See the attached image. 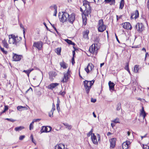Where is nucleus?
Returning a JSON list of instances; mask_svg holds the SVG:
<instances>
[{
  "label": "nucleus",
  "instance_id": "obj_37",
  "mask_svg": "<svg viewBox=\"0 0 149 149\" xmlns=\"http://www.w3.org/2000/svg\"><path fill=\"white\" fill-rule=\"evenodd\" d=\"M112 121L115 123H119V119L118 118H116L115 120H112Z\"/></svg>",
  "mask_w": 149,
  "mask_h": 149
},
{
  "label": "nucleus",
  "instance_id": "obj_46",
  "mask_svg": "<svg viewBox=\"0 0 149 149\" xmlns=\"http://www.w3.org/2000/svg\"><path fill=\"white\" fill-rule=\"evenodd\" d=\"M110 2H111V3H110V4L111 5H115V0H111V1H110Z\"/></svg>",
  "mask_w": 149,
  "mask_h": 149
},
{
  "label": "nucleus",
  "instance_id": "obj_49",
  "mask_svg": "<svg viewBox=\"0 0 149 149\" xmlns=\"http://www.w3.org/2000/svg\"><path fill=\"white\" fill-rule=\"evenodd\" d=\"M60 95H61L62 96H64L65 94V92L64 91H61L59 93Z\"/></svg>",
  "mask_w": 149,
  "mask_h": 149
},
{
  "label": "nucleus",
  "instance_id": "obj_54",
  "mask_svg": "<svg viewBox=\"0 0 149 149\" xmlns=\"http://www.w3.org/2000/svg\"><path fill=\"white\" fill-rule=\"evenodd\" d=\"M122 17V15H120V16H118V15H116V19H117V20H118V19Z\"/></svg>",
  "mask_w": 149,
  "mask_h": 149
},
{
  "label": "nucleus",
  "instance_id": "obj_41",
  "mask_svg": "<svg viewBox=\"0 0 149 149\" xmlns=\"http://www.w3.org/2000/svg\"><path fill=\"white\" fill-rule=\"evenodd\" d=\"M55 110V105L54 103H53L52 104V108L51 110L54 111Z\"/></svg>",
  "mask_w": 149,
  "mask_h": 149
},
{
  "label": "nucleus",
  "instance_id": "obj_24",
  "mask_svg": "<svg viewBox=\"0 0 149 149\" xmlns=\"http://www.w3.org/2000/svg\"><path fill=\"white\" fill-rule=\"evenodd\" d=\"M62 146H63L64 148H65L64 144H59L58 145H57L55 147V149H62L61 147Z\"/></svg>",
  "mask_w": 149,
  "mask_h": 149
},
{
  "label": "nucleus",
  "instance_id": "obj_43",
  "mask_svg": "<svg viewBox=\"0 0 149 149\" xmlns=\"http://www.w3.org/2000/svg\"><path fill=\"white\" fill-rule=\"evenodd\" d=\"M56 109L58 111V113H59L60 111V108L59 107V105H56Z\"/></svg>",
  "mask_w": 149,
  "mask_h": 149
},
{
  "label": "nucleus",
  "instance_id": "obj_16",
  "mask_svg": "<svg viewBox=\"0 0 149 149\" xmlns=\"http://www.w3.org/2000/svg\"><path fill=\"white\" fill-rule=\"evenodd\" d=\"M130 143L129 141H127L126 142H123L122 144V148L123 149H127L129 148V145Z\"/></svg>",
  "mask_w": 149,
  "mask_h": 149
},
{
  "label": "nucleus",
  "instance_id": "obj_33",
  "mask_svg": "<svg viewBox=\"0 0 149 149\" xmlns=\"http://www.w3.org/2000/svg\"><path fill=\"white\" fill-rule=\"evenodd\" d=\"M134 70L135 72H139V66L137 65H135L134 68Z\"/></svg>",
  "mask_w": 149,
  "mask_h": 149
},
{
  "label": "nucleus",
  "instance_id": "obj_8",
  "mask_svg": "<svg viewBox=\"0 0 149 149\" xmlns=\"http://www.w3.org/2000/svg\"><path fill=\"white\" fill-rule=\"evenodd\" d=\"M43 45V43L41 41L35 42L33 43V46L37 48L38 50H41Z\"/></svg>",
  "mask_w": 149,
  "mask_h": 149
},
{
  "label": "nucleus",
  "instance_id": "obj_34",
  "mask_svg": "<svg viewBox=\"0 0 149 149\" xmlns=\"http://www.w3.org/2000/svg\"><path fill=\"white\" fill-rule=\"evenodd\" d=\"M20 26L21 28H22L23 29V33L24 34V38H25V29L24 28L23 25L21 24H20Z\"/></svg>",
  "mask_w": 149,
  "mask_h": 149
},
{
  "label": "nucleus",
  "instance_id": "obj_58",
  "mask_svg": "<svg viewBox=\"0 0 149 149\" xmlns=\"http://www.w3.org/2000/svg\"><path fill=\"white\" fill-rule=\"evenodd\" d=\"M84 37L85 38H88V35L84 34Z\"/></svg>",
  "mask_w": 149,
  "mask_h": 149
},
{
  "label": "nucleus",
  "instance_id": "obj_5",
  "mask_svg": "<svg viewBox=\"0 0 149 149\" xmlns=\"http://www.w3.org/2000/svg\"><path fill=\"white\" fill-rule=\"evenodd\" d=\"M58 17L59 19H61L60 21L63 23L68 21L69 15L66 12H63L62 15H59Z\"/></svg>",
  "mask_w": 149,
  "mask_h": 149
},
{
  "label": "nucleus",
  "instance_id": "obj_42",
  "mask_svg": "<svg viewBox=\"0 0 149 149\" xmlns=\"http://www.w3.org/2000/svg\"><path fill=\"white\" fill-rule=\"evenodd\" d=\"M93 134L92 133V130L90 131L87 134V136L89 137V136H90V135H93Z\"/></svg>",
  "mask_w": 149,
  "mask_h": 149
},
{
  "label": "nucleus",
  "instance_id": "obj_19",
  "mask_svg": "<svg viewBox=\"0 0 149 149\" xmlns=\"http://www.w3.org/2000/svg\"><path fill=\"white\" fill-rule=\"evenodd\" d=\"M108 84L110 91H114L115 86L114 83L113 82H112L111 81H109Z\"/></svg>",
  "mask_w": 149,
  "mask_h": 149
},
{
  "label": "nucleus",
  "instance_id": "obj_2",
  "mask_svg": "<svg viewBox=\"0 0 149 149\" xmlns=\"http://www.w3.org/2000/svg\"><path fill=\"white\" fill-rule=\"evenodd\" d=\"M83 6L85 8V14L84 12L82 14V18L83 20H87L86 16H88L90 15L91 12V9L90 6V3L88 1H83Z\"/></svg>",
  "mask_w": 149,
  "mask_h": 149
},
{
  "label": "nucleus",
  "instance_id": "obj_51",
  "mask_svg": "<svg viewBox=\"0 0 149 149\" xmlns=\"http://www.w3.org/2000/svg\"><path fill=\"white\" fill-rule=\"evenodd\" d=\"M33 125H31V124L29 126V130H31L33 129Z\"/></svg>",
  "mask_w": 149,
  "mask_h": 149
},
{
  "label": "nucleus",
  "instance_id": "obj_18",
  "mask_svg": "<svg viewBox=\"0 0 149 149\" xmlns=\"http://www.w3.org/2000/svg\"><path fill=\"white\" fill-rule=\"evenodd\" d=\"M110 147L111 148H114L115 146L116 139L113 138L110 140Z\"/></svg>",
  "mask_w": 149,
  "mask_h": 149
},
{
  "label": "nucleus",
  "instance_id": "obj_12",
  "mask_svg": "<svg viewBox=\"0 0 149 149\" xmlns=\"http://www.w3.org/2000/svg\"><path fill=\"white\" fill-rule=\"evenodd\" d=\"M123 28L126 29H129L131 30L132 29V26L129 22H125L122 24Z\"/></svg>",
  "mask_w": 149,
  "mask_h": 149
},
{
  "label": "nucleus",
  "instance_id": "obj_59",
  "mask_svg": "<svg viewBox=\"0 0 149 149\" xmlns=\"http://www.w3.org/2000/svg\"><path fill=\"white\" fill-rule=\"evenodd\" d=\"M8 107H7V106H5L4 110L6 111L8 110Z\"/></svg>",
  "mask_w": 149,
  "mask_h": 149
},
{
  "label": "nucleus",
  "instance_id": "obj_38",
  "mask_svg": "<svg viewBox=\"0 0 149 149\" xmlns=\"http://www.w3.org/2000/svg\"><path fill=\"white\" fill-rule=\"evenodd\" d=\"M54 111L51 110L49 113V116L50 117H53V114Z\"/></svg>",
  "mask_w": 149,
  "mask_h": 149
},
{
  "label": "nucleus",
  "instance_id": "obj_13",
  "mask_svg": "<svg viewBox=\"0 0 149 149\" xmlns=\"http://www.w3.org/2000/svg\"><path fill=\"white\" fill-rule=\"evenodd\" d=\"M52 129V128L49 126L43 127L41 130L40 132L41 133L49 132L51 131Z\"/></svg>",
  "mask_w": 149,
  "mask_h": 149
},
{
  "label": "nucleus",
  "instance_id": "obj_63",
  "mask_svg": "<svg viewBox=\"0 0 149 149\" xmlns=\"http://www.w3.org/2000/svg\"><path fill=\"white\" fill-rule=\"evenodd\" d=\"M125 69H126V70H127V69L129 68L128 64H127L125 66Z\"/></svg>",
  "mask_w": 149,
  "mask_h": 149
},
{
  "label": "nucleus",
  "instance_id": "obj_45",
  "mask_svg": "<svg viewBox=\"0 0 149 149\" xmlns=\"http://www.w3.org/2000/svg\"><path fill=\"white\" fill-rule=\"evenodd\" d=\"M143 149H149V146L147 145H143Z\"/></svg>",
  "mask_w": 149,
  "mask_h": 149
},
{
  "label": "nucleus",
  "instance_id": "obj_56",
  "mask_svg": "<svg viewBox=\"0 0 149 149\" xmlns=\"http://www.w3.org/2000/svg\"><path fill=\"white\" fill-rule=\"evenodd\" d=\"M40 120V119H34L33 120V121L34 122H38L39 120Z\"/></svg>",
  "mask_w": 149,
  "mask_h": 149
},
{
  "label": "nucleus",
  "instance_id": "obj_3",
  "mask_svg": "<svg viewBox=\"0 0 149 149\" xmlns=\"http://www.w3.org/2000/svg\"><path fill=\"white\" fill-rule=\"evenodd\" d=\"M95 80H93L91 81L85 80L84 81V86L85 88V91L87 94H89L92 86L93 85Z\"/></svg>",
  "mask_w": 149,
  "mask_h": 149
},
{
  "label": "nucleus",
  "instance_id": "obj_25",
  "mask_svg": "<svg viewBox=\"0 0 149 149\" xmlns=\"http://www.w3.org/2000/svg\"><path fill=\"white\" fill-rule=\"evenodd\" d=\"M2 43L3 45V46L4 47L7 48H8V44L7 42L6 41L5 39L2 40Z\"/></svg>",
  "mask_w": 149,
  "mask_h": 149
},
{
  "label": "nucleus",
  "instance_id": "obj_50",
  "mask_svg": "<svg viewBox=\"0 0 149 149\" xmlns=\"http://www.w3.org/2000/svg\"><path fill=\"white\" fill-rule=\"evenodd\" d=\"M97 137L98 138V141H98V142H100V135L98 134H97Z\"/></svg>",
  "mask_w": 149,
  "mask_h": 149
},
{
  "label": "nucleus",
  "instance_id": "obj_9",
  "mask_svg": "<svg viewBox=\"0 0 149 149\" xmlns=\"http://www.w3.org/2000/svg\"><path fill=\"white\" fill-rule=\"evenodd\" d=\"M135 28L140 33L142 32L144 29V26L143 24L138 23L135 26Z\"/></svg>",
  "mask_w": 149,
  "mask_h": 149
},
{
  "label": "nucleus",
  "instance_id": "obj_14",
  "mask_svg": "<svg viewBox=\"0 0 149 149\" xmlns=\"http://www.w3.org/2000/svg\"><path fill=\"white\" fill-rule=\"evenodd\" d=\"M94 65L92 63H89L88 65L86 68H85V70L87 73H88L90 70H91L94 68Z\"/></svg>",
  "mask_w": 149,
  "mask_h": 149
},
{
  "label": "nucleus",
  "instance_id": "obj_31",
  "mask_svg": "<svg viewBox=\"0 0 149 149\" xmlns=\"http://www.w3.org/2000/svg\"><path fill=\"white\" fill-rule=\"evenodd\" d=\"M124 2L123 0H121L120 3L119 8L122 9L124 6Z\"/></svg>",
  "mask_w": 149,
  "mask_h": 149
},
{
  "label": "nucleus",
  "instance_id": "obj_48",
  "mask_svg": "<svg viewBox=\"0 0 149 149\" xmlns=\"http://www.w3.org/2000/svg\"><path fill=\"white\" fill-rule=\"evenodd\" d=\"M73 48L74 49V51H72V54H73V57H74V55L75 54V48L74 47V46H73Z\"/></svg>",
  "mask_w": 149,
  "mask_h": 149
},
{
  "label": "nucleus",
  "instance_id": "obj_26",
  "mask_svg": "<svg viewBox=\"0 0 149 149\" xmlns=\"http://www.w3.org/2000/svg\"><path fill=\"white\" fill-rule=\"evenodd\" d=\"M24 128V127L22 126H20L16 127L15 128V130L16 131L19 132Z\"/></svg>",
  "mask_w": 149,
  "mask_h": 149
},
{
  "label": "nucleus",
  "instance_id": "obj_11",
  "mask_svg": "<svg viewBox=\"0 0 149 149\" xmlns=\"http://www.w3.org/2000/svg\"><path fill=\"white\" fill-rule=\"evenodd\" d=\"M75 14L74 13H72L71 14L69 15L68 21L70 23L72 24L75 19Z\"/></svg>",
  "mask_w": 149,
  "mask_h": 149
},
{
  "label": "nucleus",
  "instance_id": "obj_64",
  "mask_svg": "<svg viewBox=\"0 0 149 149\" xmlns=\"http://www.w3.org/2000/svg\"><path fill=\"white\" fill-rule=\"evenodd\" d=\"M111 125L112 127H113L114 126H115V125L114 123H111Z\"/></svg>",
  "mask_w": 149,
  "mask_h": 149
},
{
  "label": "nucleus",
  "instance_id": "obj_20",
  "mask_svg": "<svg viewBox=\"0 0 149 149\" xmlns=\"http://www.w3.org/2000/svg\"><path fill=\"white\" fill-rule=\"evenodd\" d=\"M139 13L138 11L136 10L134 13L132 14L131 16V18L133 19L134 18L135 19H136L139 17Z\"/></svg>",
  "mask_w": 149,
  "mask_h": 149
},
{
  "label": "nucleus",
  "instance_id": "obj_44",
  "mask_svg": "<svg viewBox=\"0 0 149 149\" xmlns=\"http://www.w3.org/2000/svg\"><path fill=\"white\" fill-rule=\"evenodd\" d=\"M25 137L24 135H21L19 136V139L20 140H22L25 138Z\"/></svg>",
  "mask_w": 149,
  "mask_h": 149
},
{
  "label": "nucleus",
  "instance_id": "obj_62",
  "mask_svg": "<svg viewBox=\"0 0 149 149\" xmlns=\"http://www.w3.org/2000/svg\"><path fill=\"white\" fill-rule=\"evenodd\" d=\"M149 54L148 52L146 53L145 55V60L146 59V57H147V56H148Z\"/></svg>",
  "mask_w": 149,
  "mask_h": 149
},
{
  "label": "nucleus",
  "instance_id": "obj_30",
  "mask_svg": "<svg viewBox=\"0 0 149 149\" xmlns=\"http://www.w3.org/2000/svg\"><path fill=\"white\" fill-rule=\"evenodd\" d=\"M60 65L61 67H62L63 68L65 69L67 68L65 63L63 61L60 62Z\"/></svg>",
  "mask_w": 149,
  "mask_h": 149
},
{
  "label": "nucleus",
  "instance_id": "obj_28",
  "mask_svg": "<svg viewBox=\"0 0 149 149\" xmlns=\"http://www.w3.org/2000/svg\"><path fill=\"white\" fill-rule=\"evenodd\" d=\"M33 70V69H31L28 70H23V72H24L29 77V73Z\"/></svg>",
  "mask_w": 149,
  "mask_h": 149
},
{
  "label": "nucleus",
  "instance_id": "obj_60",
  "mask_svg": "<svg viewBox=\"0 0 149 149\" xmlns=\"http://www.w3.org/2000/svg\"><path fill=\"white\" fill-rule=\"evenodd\" d=\"M115 36H116V38L117 40V41L119 42V43H120V42H119V40L118 39V37L117 36L116 33H115Z\"/></svg>",
  "mask_w": 149,
  "mask_h": 149
},
{
  "label": "nucleus",
  "instance_id": "obj_55",
  "mask_svg": "<svg viewBox=\"0 0 149 149\" xmlns=\"http://www.w3.org/2000/svg\"><path fill=\"white\" fill-rule=\"evenodd\" d=\"M86 19L83 20V24L84 25H86Z\"/></svg>",
  "mask_w": 149,
  "mask_h": 149
},
{
  "label": "nucleus",
  "instance_id": "obj_32",
  "mask_svg": "<svg viewBox=\"0 0 149 149\" xmlns=\"http://www.w3.org/2000/svg\"><path fill=\"white\" fill-rule=\"evenodd\" d=\"M121 109V104L119 102L117 105L116 109L117 111H118L120 110Z\"/></svg>",
  "mask_w": 149,
  "mask_h": 149
},
{
  "label": "nucleus",
  "instance_id": "obj_10",
  "mask_svg": "<svg viewBox=\"0 0 149 149\" xmlns=\"http://www.w3.org/2000/svg\"><path fill=\"white\" fill-rule=\"evenodd\" d=\"M49 78L51 81H52L57 75V73L51 71L49 72Z\"/></svg>",
  "mask_w": 149,
  "mask_h": 149
},
{
  "label": "nucleus",
  "instance_id": "obj_61",
  "mask_svg": "<svg viewBox=\"0 0 149 149\" xmlns=\"http://www.w3.org/2000/svg\"><path fill=\"white\" fill-rule=\"evenodd\" d=\"M43 24H44V25L46 27V29H47V30H48V28L47 27V25H46V24L45 23V22H44L43 23Z\"/></svg>",
  "mask_w": 149,
  "mask_h": 149
},
{
  "label": "nucleus",
  "instance_id": "obj_27",
  "mask_svg": "<svg viewBox=\"0 0 149 149\" xmlns=\"http://www.w3.org/2000/svg\"><path fill=\"white\" fill-rule=\"evenodd\" d=\"M65 40L69 44L72 45H75V44L74 42H73L71 40L68 39H65Z\"/></svg>",
  "mask_w": 149,
  "mask_h": 149
},
{
  "label": "nucleus",
  "instance_id": "obj_23",
  "mask_svg": "<svg viewBox=\"0 0 149 149\" xmlns=\"http://www.w3.org/2000/svg\"><path fill=\"white\" fill-rule=\"evenodd\" d=\"M50 8L51 9H52L53 8L54 10V16H56V14H57V7L56 5H54L53 7L52 6H50Z\"/></svg>",
  "mask_w": 149,
  "mask_h": 149
},
{
  "label": "nucleus",
  "instance_id": "obj_40",
  "mask_svg": "<svg viewBox=\"0 0 149 149\" xmlns=\"http://www.w3.org/2000/svg\"><path fill=\"white\" fill-rule=\"evenodd\" d=\"M25 107H23L21 106H18L17 107V109L18 110H19V111H22V110H21L20 109H22V108H25Z\"/></svg>",
  "mask_w": 149,
  "mask_h": 149
},
{
  "label": "nucleus",
  "instance_id": "obj_4",
  "mask_svg": "<svg viewBox=\"0 0 149 149\" xmlns=\"http://www.w3.org/2000/svg\"><path fill=\"white\" fill-rule=\"evenodd\" d=\"M98 30L100 32H102L106 29V26L104 24V22L102 19L99 20L98 22Z\"/></svg>",
  "mask_w": 149,
  "mask_h": 149
},
{
  "label": "nucleus",
  "instance_id": "obj_53",
  "mask_svg": "<svg viewBox=\"0 0 149 149\" xmlns=\"http://www.w3.org/2000/svg\"><path fill=\"white\" fill-rule=\"evenodd\" d=\"M96 101V100L95 99H93L92 98L91 99V102L95 103Z\"/></svg>",
  "mask_w": 149,
  "mask_h": 149
},
{
  "label": "nucleus",
  "instance_id": "obj_35",
  "mask_svg": "<svg viewBox=\"0 0 149 149\" xmlns=\"http://www.w3.org/2000/svg\"><path fill=\"white\" fill-rule=\"evenodd\" d=\"M61 50V48H58L56 49V52L58 55L60 54Z\"/></svg>",
  "mask_w": 149,
  "mask_h": 149
},
{
  "label": "nucleus",
  "instance_id": "obj_15",
  "mask_svg": "<svg viewBox=\"0 0 149 149\" xmlns=\"http://www.w3.org/2000/svg\"><path fill=\"white\" fill-rule=\"evenodd\" d=\"M22 57L21 55H18L16 54H14L13 56V61H18L21 60Z\"/></svg>",
  "mask_w": 149,
  "mask_h": 149
},
{
  "label": "nucleus",
  "instance_id": "obj_29",
  "mask_svg": "<svg viewBox=\"0 0 149 149\" xmlns=\"http://www.w3.org/2000/svg\"><path fill=\"white\" fill-rule=\"evenodd\" d=\"M63 124L68 130H70L72 127V126L71 125H69L67 123H63Z\"/></svg>",
  "mask_w": 149,
  "mask_h": 149
},
{
  "label": "nucleus",
  "instance_id": "obj_7",
  "mask_svg": "<svg viewBox=\"0 0 149 149\" xmlns=\"http://www.w3.org/2000/svg\"><path fill=\"white\" fill-rule=\"evenodd\" d=\"M97 44L94 43L91 45L89 48V51L93 54H96L97 53V50L98 48L97 47Z\"/></svg>",
  "mask_w": 149,
  "mask_h": 149
},
{
  "label": "nucleus",
  "instance_id": "obj_22",
  "mask_svg": "<svg viewBox=\"0 0 149 149\" xmlns=\"http://www.w3.org/2000/svg\"><path fill=\"white\" fill-rule=\"evenodd\" d=\"M140 115V116H141L143 117V119L145 118V117L146 116V114L144 110L143 107H142V109L141 111Z\"/></svg>",
  "mask_w": 149,
  "mask_h": 149
},
{
  "label": "nucleus",
  "instance_id": "obj_57",
  "mask_svg": "<svg viewBox=\"0 0 149 149\" xmlns=\"http://www.w3.org/2000/svg\"><path fill=\"white\" fill-rule=\"evenodd\" d=\"M89 33V31L88 30H86L85 31L84 34L88 35Z\"/></svg>",
  "mask_w": 149,
  "mask_h": 149
},
{
  "label": "nucleus",
  "instance_id": "obj_52",
  "mask_svg": "<svg viewBox=\"0 0 149 149\" xmlns=\"http://www.w3.org/2000/svg\"><path fill=\"white\" fill-rule=\"evenodd\" d=\"M72 65L74 64L75 63L74 59V57H73L72 58Z\"/></svg>",
  "mask_w": 149,
  "mask_h": 149
},
{
  "label": "nucleus",
  "instance_id": "obj_39",
  "mask_svg": "<svg viewBox=\"0 0 149 149\" xmlns=\"http://www.w3.org/2000/svg\"><path fill=\"white\" fill-rule=\"evenodd\" d=\"M5 120H7L11 122H13L16 121L15 120L13 119L12 118H6L5 119Z\"/></svg>",
  "mask_w": 149,
  "mask_h": 149
},
{
  "label": "nucleus",
  "instance_id": "obj_6",
  "mask_svg": "<svg viewBox=\"0 0 149 149\" xmlns=\"http://www.w3.org/2000/svg\"><path fill=\"white\" fill-rule=\"evenodd\" d=\"M70 71L68 69L67 72H64V76L62 80H61V82L65 83L68 81V78L70 76Z\"/></svg>",
  "mask_w": 149,
  "mask_h": 149
},
{
  "label": "nucleus",
  "instance_id": "obj_47",
  "mask_svg": "<svg viewBox=\"0 0 149 149\" xmlns=\"http://www.w3.org/2000/svg\"><path fill=\"white\" fill-rule=\"evenodd\" d=\"M57 103L56 105H60V101L58 97H57Z\"/></svg>",
  "mask_w": 149,
  "mask_h": 149
},
{
  "label": "nucleus",
  "instance_id": "obj_36",
  "mask_svg": "<svg viewBox=\"0 0 149 149\" xmlns=\"http://www.w3.org/2000/svg\"><path fill=\"white\" fill-rule=\"evenodd\" d=\"M0 49L1 51L5 54H7V52L5 51L3 48L0 47Z\"/></svg>",
  "mask_w": 149,
  "mask_h": 149
},
{
  "label": "nucleus",
  "instance_id": "obj_1",
  "mask_svg": "<svg viewBox=\"0 0 149 149\" xmlns=\"http://www.w3.org/2000/svg\"><path fill=\"white\" fill-rule=\"evenodd\" d=\"M8 37L9 43L13 44L16 46L19 45L21 42L22 38L13 34L9 35Z\"/></svg>",
  "mask_w": 149,
  "mask_h": 149
},
{
  "label": "nucleus",
  "instance_id": "obj_17",
  "mask_svg": "<svg viewBox=\"0 0 149 149\" xmlns=\"http://www.w3.org/2000/svg\"><path fill=\"white\" fill-rule=\"evenodd\" d=\"M91 138L93 143L97 145L98 144V141H97L96 138V136L94 134H93V135H92Z\"/></svg>",
  "mask_w": 149,
  "mask_h": 149
},
{
  "label": "nucleus",
  "instance_id": "obj_21",
  "mask_svg": "<svg viewBox=\"0 0 149 149\" xmlns=\"http://www.w3.org/2000/svg\"><path fill=\"white\" fill-rule=\"evenodd\" d=\"M59 84L57 83H53L50 84L48 86V88L49 89L53 90Z\"/></svg>",
  "mask_w": 149,
  "mask_h": 149
}]
</instances>
